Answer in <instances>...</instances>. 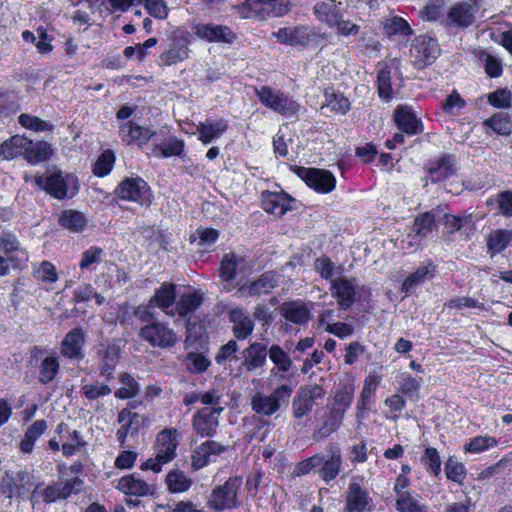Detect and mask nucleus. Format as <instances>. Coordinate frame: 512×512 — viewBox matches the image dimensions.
Wrapping results in <instances>:
<instances>
[{"label":"nucleus","mask_w":512,"mask_h":512,"mask_svg":"<svg viewBox=\"0 0 512 512\" xmlns=\"http://www.w3.org/2000/svg\"><path fill=\"white\" fill-rule=\"evenodd\" d=\"M35 185L57 200L75 197L80 189L78 177L71 172L63 171L57 166H49L44 175H36Z\"/></svg>","instance_id":"1"},{"label":"nucleus","mask_w":512,"mask_h":512,"mask_svg":"<svg viewBox=\"0 0 512 512\" xmlns=\"http://www.w3.org/2000/svg\"><path fill=\"white\" fill-rule=\"evenodd\" d=\"M178 445V430L176 428H164L158 432L154 442L155 457L145 461L141 468L143 470H152L155 473L160 472L163 465L175 459Z\"/></svg>","instance_id":"2"},{"label":"nucleus","mask_w":512,"mask_h":512,"mask_svg":"<svg viewBox=\"0 0 512 512\" xmlns=\"http://www.w3.org/2000/svg\"><path fill=\"white\" fill-rule=\"evenodd\" d=\"M233 9L242 19L264 21L287 14L290 11V3L288 0H245Z\"/></svg>","instance_id":"3"},{"label":"nucleus","mask_w":512,"mask_h":512,"mask_svg":"<svg viewBox=\"0 0 512 512\" xmlns=\"http://www.w3.org/2000/svg\"><path fill=\"white\" fill-rule=\"evenodd\" d=\"M242 487L240 477H230L223 484L216 485L207 497V506L215 511H231L240 506L239 493Z\"/></svg>","instance_id":"4"},{"label":"nucleus","mask_w":512,"mask_h":512,"mask_svg":"<svg viewBox=\"0 0 512 512\" xmlns=\"http://www.w3.org/2000/svg\"><path fill=\"white\" fill-rule=\"evenodd\" d=\"M292 392L288 384L277 386L270 394L257 392L251 398V408L259 416L270 417L288 404Z\"/></svg>","instance_id":"5"},{"label":"nucleus","mask_w":512,"mask_h":512,"mask_svg":"<svg viewBox=\"0 0 512 512\" xmlns=\"http://www.w3.org/2000/svg\"><path fill=\"white\" fill-rule=\"evenodd\" d=\"M278 42L291 46L319 47L323 46L325 37L309 26H288L273 33Z\"/></svg>","instance_id":"6"},{"label":"nucleus","mask_w":512,"mask_h":512,"mask_svg":"<svg viewBox=\"0 0 512 512\" xmlns=\"http://www.w3.org/2000/svg\"><path fill=\"white\" fill-rule=\"evenodd\" d=\"M83 481L73 477L65 482H55L47 486L38 485L33 490L31 499L33 502L42 500L45 503H54L65 500L72 494H77L83 489Z\"/></svg>","instance_id":"7"},{"label":"nucleus","mask_w":512,"mask_h":512,"mask_svg":"<svg viewBox=\"0 0 512 512\" xmlns=\"http://www.w3.org/2000/svg\"><path fill=\"white\" fill-rule=\"evenodd\" d=\"M255 94L265 107L283 116L291 117L300 110V105L295 100L270 86L255 88Z\"/></svg>","instance_id":"8"},{"label":"nucleus","mask_w":512,"mask_h":512,"mask_svg":"<svg viewBox=\"0 0 512 512\" xmlns=\"http://www.w3.org/2000/svg\"><path fill=\"white\" fill-rule=\"evenodd\" d=\"M190 45L191 40L187 33L175 31L159 56V65L172 66L189 59Z\"/></svg>","instance_id":"9"},{"label":"nucleus","mask_w":512,"mask_h":512,"mask_svg":"<svg viewBox=\"0 0 512 512\" xmlns=\"http://www.w3.org/2000/svg\"><path fill=\"white\" fill-rule=\"evenodd\" d=\"M326 394L325 389L319 384L301 386L292 400V415L301 419L310 414L318 400H322Z\"/></svg>","instance_id":"10"},{"label":"nucleus","mask_w":512,"mask_h":512,"mask_svg":"<svg viewBox=\"0 0 512 512\" xmlns=\"http://www.w3.org/2000/svg\"><path fill=\"white\" fill-rule=\"evenodd\" d=\"M410 51L417 68L431 65L441 53L438 41L427 35L415 38Z\"/></svg>","instance_id":"11"},{"label":"nucleus","mask_w":512,"mask_h":512,"mask_svg":"<svg viewBox=\"0 0 512 512\" xmlns=\"http://www.w3.org/2000/svg\"><path fill=\"white\" fill-rule=\"evenodd\" d=\"M326 454H320L321 465L318 467L317 473L319 477L326 483L335 480L341 472L343 458L341 449L334 443L326 446Z\"/></svg>","instance_id":"12"},{"label":"nucleus","mask_w":512,"mask_h":512,"mask_svg":"<svg viewBox=\"0 0 512 512\" xmlns=\"http://www.w3.org/2000/svg\"><path fill=\"white\" fill-rule=\"evenodd\" d=\"M118 198L140 203L150 202V189L141 178H126L122 180L115 190Z\"/></svg>","instance_id":"13"},{"label":"nucleus","mask_w":512,"mask_h":512,"mask_svg":"<svg viewBox=\"0 0 512 512\" xmlns=\"http://www.w3.org/2000/svg\"><path fill=\"white\" fill-rule=\"evenodd\" d=\"M193 33L207 42L232 44L237 36L230 27L221 24L197 23L192 26Z\"/></svg>","instance_id":"14"},{"label":"nucleus","mask_w":512,"mask_h":512,"mask_svg":"<svg viewBox=\"0 0 512 512\" xmlns=\"http://www.w3.org/2000/svg\"><path fill=\"white\" fill-rule=\"evenodd\" d=\"M141 337L152 346L168 348L177 341L176 333L163 323L153 322L140 330Z\"/></svg>","instance_id":"15"},{"label":"nucleus","mask_w":512,"mask_h":512,"mask_svg":"<svg viewBox=\"0 0 512 512\" xmlns=\"http://www.w3.org/2000/svg\"><path fill=\"white\" fill-rule=\"evenodd\" d=\"M226 446L214 441L207 440L197 445L191 453V468L198 471L209 463L214 461V458L223 454L226 451Z\"/></svg>","instance_id":"16"},{"label":"nucleus","mask_w":512,"mask_h":512,"mask_svg":"<svg viewBox=\"0 0 512 512\" xmlns=\"http://www.w3.org/2000/svg\"><path fill=\"white\" fill-rule=\"evenodd\" d=\"M224 408L199 409L192 418V427L196 434L201 437H213L219 425L218 417Z\"/></svg>","instance_id":"17"},{"label":"nucleus","mask_w":512,"mask_h":512,"mask_svg":"<svg viewBox=\"0 0 512 512\" xmlns=\"http://www.w3.org/2000/svg\"><path fill=\"white\" fill-rule=\"evenodd\" d=\"M165 133L166 127H162L158 131H152L147 127L137 125L132 121H128L120 126V136L122 141L128 145L136 143L141 146L146 144L150 139L154 140V138L159 135L164 137Z\"/></svg>","instance_id":"18"},{"label":"nucleus","mask_w":512,"mask_h":512,"mask_svg":"<svg viewBox=\"0 0 512 512\" xmlns=\"http://www.w3.org/2000/svg\"><path fill=\"white\" fill-rule=\"evenodd\" d=\"M268 356L274 365L270 369L268 380L271 383H279L285 380L293 365L289 354L281 346L273 344L268 349Z\"/></svg>","instance_id":"19"},{"label":"nucleus","mask_w":512,"mask_h":512,"mask_svg":"<svg viewBox=\"0 0 512 512\" xmlns=\"http://www.w3.org/2000/svg\"><path fill=\"white\" fill-rule=\"evenodd\" d=\"M301 178L318 193H329L336 185L335 176L328 170L306 168L302 170Z\"/></svg>","instance_id":"20"},{"label":"nucleus","mask_w":512,"mask_h":512,"mask_svg":"<svg viewBox=\"0 0 512 512\" xmlns=\"http://www.w3.org/2000/svg\"><path fill=\"white\" fill-rule=\"evenodd\" d=\"M31 486V476L24 471L6 473L1 482L2 492L9 498L25 495Z\"/></svg>","instance_id":"21"},{"label":"nucleus","mask_w":512,"mask_h":512,"mask_svg":"<svg viewBox=\"0 0 512 512\" xmlns=\"http://www.w3.org/2000/svg\"><path fill=\"white\" fill-rule=\"evenodd\" d=\"M344 417L332 409H327L317 419L313 439L322 441L335 433L342 425Z\"/></svg>","instance_id":"22"},{"label":"nucleus","mask_w":512,"mask_h":512,"mask_svg":"<svg viewBox=\"0 0 512 512\" xmlns=\"http://www.w3.org/2000/svg\"><path fill=\"white\" fill-rule=\"evenodd\" d=\"M184 147V141L169 135V131L166 129L164 137L159 135L154 138L152 153L159 158L180 156L184 151Z\"/></svg>","instance_id":"23"},{"label":"nucleus","mask_w":512,"mask_h":512,"mask_svg":"<svg viewBox=\"0 0 512 512\" xmlns=\"http://www.w3.org/2000/svg\"><path fill=\"white\" fill-rule=\"evenodd\" d=\"M85 334L79 327L68 332L61 342V354L69 359L79 360L84 358L83 347L85 344Z\"/></svg>","instance_id":"24"},{"label":"nucleus","mask_w":512,"mask_h":512,"mask_svg":"<svg viewBox=\"0 0 512 512\" xmlns=\"http://www.w3.org/2000/svg\"><path fill=\"white\" fill-rule=\"evenodd\" d=\"M228 120L224 118L206 119L197 125L198 140L208 145L220 138L228 129Z\"/></svg>","instance_id":"25"},{"label":"nucleus","mask_w":512,"mask_h":512,"mask_svg":"<svg viewBox=\"0 0 512 512\" xmlns=\"http://www.w3.org/2000/svg\"><path fill=\"white\" fill-rule=\"evenodd\" d=\"M229 318L232 322V332L236 339H247L254 330V322L248 311L242 307H235L230 310Z\"/></svg>","instance_id":"26"},{"label":"nucleus","mask_w":512,"mask_h":512,"mask_svg":"<svg viewBox=\"0 0 512 512\" xmlns=\"http://www.w3.org/2000/svg\"><path fill=\"white\" fill-rule=\"evenodd\" d=\"M0 252L5 254H17L14 257L16 263L13 264V268H19L28 261L26 249L21 247L18 238L11 231L3 230L0 232Z\"/></svg>","instance_id":"27"},{"label":"nucleus","mask_w":512,"mask_h":512,"mask_svg":"<svg viewBox=\"0 0 512 512\" xmlns=\"http://www.w3.org/2000/svg\"><path fill=\"white\" fill-rule=\"evenodd\" d=\"M56 432L61 441L62 452L67 457L77 453L86 444L78 431L71 430L63 422L57 426Z\"/></svg>","instance_id":"28"},{"label":"nucleus","mask_w":512,"mask_h":512,"mask_svg":"<svg viewBox=\"0 0 512 512\" xmlns=\"http://www.w3.org/2000/svg\"><path fill=\"white\" fill-rule=\"evenodd\" d=\"M268 355L267 346L260 342H253L242 351V366L247 372L263 367Z\"/></svg>","instance_id":"29"},{"label":"nucleus","mask_w":512,"mask_h":512,"mask_svg":"<svg viewBox=\"0 0 512 512\" xmlns=\"http://www.w3.org/2000/svg\"><path fill=\"white\" fill-rule=\"evenodd\" d=\"M278 276L273 272L262 274L257 280L243 285L239 292L242 295L260 296L269 293L278 286Z\"/></svg>","instance_id":"30"},{"label":"nucleus","mask_w":512,"mask_h":512,"mask_svg":"<svg viewBox=\"0 0 512 512\" xmlns=\"http://www.w3.org/2000/svg\"><path fill=\"white\" fill-rule=\"evenodd\" d=\"M331 291L342 309H348L353 304L355 285L351 280L343 277L335 278L331 283Z\"/></svg>","instance_id":"31"},{"label":"nucleus","mask_w":512,"mask_h":512,"mask_svg":"<svg viewBox=\"0 0 512 512\" xmlns=\"http://www.w3.org/2000/svg\"><path fill=\"white\" fill-rule=\"evenodd\" d=\"M394 120L398 128L407 134L414 135L423 131L422 122L408 106H400L397 108Z\"/></svg>","instance_id":"32"},{"label":"nucleus","mask_w":512,"mask_h":512,"mask_svg":"<svg viewBox=\"0 0 512 512\" xmlns=\"http://www.w3.org/2000/svg\"><path fill=\"white\" fill-rule=\"evenodd\" d=\"M371 498L368 491L359 483L351 482L346 496V509L349 512H362L369 505Z\"/></svg>","instance_id":"33"},{"label":"nucleus","mask_w":512,"mask_h":512,"mask_svg":"<svg viewBox=\"0 0 512 512\" xmlns=\"http://www.w3.org/2000/svg\"><path fill=\"white\" fill-rule=\"evenodd\" d=\"M456 170L455 159L451 155H445L430 164L428 173L432 182H441L453 176Z\"/></svg>","instance_id":"34"},{"label":"nucleus","mask_w":512,"mask_h":512,"mask_svg":"<svg viewBox=\"0 0 512 512\" xmlns=\"http://www.w3.org/2000/svg\"><path fill=\"white\" fill-rule=\"evenodd\" d=\"M263 208L267 213L281 217L291 207V198L286 193L266 192L263 193Z\"/></svg>","instance_id":"35"},{"label":"nucleus","mask_w":512,"mask_h":512,"mask_svg":"<svg viewBox=\"0 0 512 512\" xmlns=\"http://www.w3.org/2000/svg\"><path fill=\"white\" fill-rule=\"evenodd\" d=\"M121 492L133 496H147L153 493V486L146 483L135 474L123 476L116 486Z\"/></svg>","instance_id":"36"},{"label":"nucleus","mask_w":512,"mask_h":512,"mask_svg":"<svg viewBox=\"0 0 512 512\" xmlns=\"http://www.w3.org/2000/svg\"><path fill=\"white\" fill-rule=\"evenodd\" d=\"M472 6L468 3H456L447 14V25L466 28L474 22Z\"/></svg>","instance_id":"37"},{"label":"nucleus","mask_w":512,"mask_h":512,"mask_svg":"<svg viewBox=\"0 0 512 512\" xmlns=\"http://www.w3.org/2000/svg\"><path fill=\"white\" fill-rule=\"evenodd\" d=\"M281 313L287 321L298 325H305L311 317L310 308L301 301H290L282 304Z\"/></svg>","instance_id":"38"},{"label":"nucleus","mask_w":512,"mask_h":512,"mask_svg":"<svg viewBox=\"0 0 512 512\" xmlns=\"http://www.w3.org/2000/svg\"><path fill=\"white\" fill-rule=\"evenodd\" d=\"M353 399L354 389L350 386L341 385L334 391L333 396L328 399L326 408L337 411V413L344 417Z\"/></svg>","instance_id":"39"},{"label":"nucleus","mask_w":512,"mask_h":512,"mask_svg":"<svg viewBox=\"0 0 512 512\" xmlns=\"http://www.w3.org/2000/svg\"><path fill=\"white\" fill-rule=\"evenodd\" d=\"M436 267L432 262H425L415 272L411 273L402 284V291L406 294L412 292L418 285L434 277Z\"/></svg>","instance_id":"40"},{"label":"nucleus","mask_w":512,"mask_h":512,"mask_svg":"<svg viewBox=\"0 0 512 512\" xmlns=\"http://www.w3.org/2000/svg\"><path fill=\"white\" fill-rule=\"evenodd\" d=\"M176 299L175 285L172 283H163L159 289L155 291L154 296L150 300V305L162 309L166 314L174 315L169 310Z\"/></svg>","instance_id":"41"},{"label":"nucleus","mask_w":512,"mask_h":512,"mask_svg":"<svg viewBox=\"0 0 512 512\" xmlns=\"http://www.w3.org/2000/svg\"><path fill=\"white\" fill-rule=\"evenodd\" d=\"M52 154L53 149L48 142H32L29 140V144L25 148L24 158L31 165H37L41 162L49 160Z\"/></svg>","instance_id":"42"},{"label":"nucleus","mask_w":512,"mask_h":512,"mask_svg":"<svg viewBox=\"0 0 512 512\" xmlns=\"http://www.w3.org/2000/svg\"><path fill=\"white\" fill-rule=\"evenodd\" d=\"M437 228L435 222V214L433 212H425L415 218L411 231L414 233L416 243L428 238Z\"/></svg>","instance_id":"43"},{"label":"nucleus","mask_w":512,"mask_h":512,"mask_svg":"<svg viewBox=\"0 0 512 512\" xmlns=\"http://www.w3.org/2000/svg\"><path fill=\"white\" fill-rule=\"evenodd\" d=\"M29 144V139L15 135L4 141L0 146V157L5 160H12L25 154V148Z\"/></svg>","instance_id":"44"},{"label":"nucleus","mask_w":512,"mask_h":512,"mask_svg":"<svg viewBox=\"0 0 512 512\" xmlns=\"http://www.w3.org/2000/svg\"><path fill=\"white\" fill-rule=\"evenodd\" d=\"M166 485L171 493H184L192 487L193 480L184 471L172 469L166 475Z\"/></svg>","instance_id":"45"},{"label":"nucleus","mask_w":512,"mask_h":512,"mask_svg":"<svg viewBox=\"0 0 512 512\" xmlns=\"http://www.w3.org/2000/svg\"><path fill=\"white\" fill-rule=\"evenodd\" d=\"M512 240V232L506 229L492 231L486 238L488 253L492 256L506 249Z\"/></svg>","instance_id":"46"},{"label":"nucleus","mask_w":512,"mask_h":512,"mask_svg":"<svg viewBox=\"0 0 512 512\" xmlns=\"http://www.w3.org/2000/svg\"><path fill=\"white\" fill-rule=\"evenodd\" d=\"M315 17L326 23L329 27H335L340 16L339 9L333 2H318L313 8Z\"/></svg>","instance_id":"47"},{"label":"nucleus","mask_w":512,"mask_h":512,"mask_svg":"<svg viewBox=\"0 0 512 512\" xmlns=\"http://www.w3.org/2000/svg\"><path fill=\"white\" fill-rule=\"evenodd\" d=\"M60 364L54 354L47 355L39 365V382L47 384L52 382L59 372Z\"/></svg>","instance_id":"48"},{"label":"nucleus","mask_w":512,"mask_h":512,"mask_svg":"<svg viewBox=\"0 0 512 512\" xmlns=\"http://www.w3.org/2000/svg\"><path fill=\"white\" fill-rule=\"evenodd\" d=\"M120 355L119 348L116 346H108L104 352L102 360L99 364L100 374L108 380L112 378L115 365Z\"/></svg>","instance_id":"49"},{"label":"nucleus","mask_w":512,"mask_h":512,"mask_svg":"<svg viewBox=\"0 0 512 512\" xmlns=\"http://www.w3.org/2000/svg\"><path fill=\"white\" fill-rule=\"evenodd\" d=\"M60 224L72 232H81L87 224L85 216L75 210H66L60 217Z\"/></svg>","instance_id":"50"},{"label":"nucleus","mask_w":512,"mask_h":512,"mask_svg":"<svg viewBox=\"0 0 512 512\" xmlns=\"http://www.w3.org/2000/svg\"><path fill=\"white\" fill-rule=\"evenodd\" d=\"M120 382L121 387L114 393L116 398L129 399L135 397L139 393L140 386L132 375L128 373L121 374Z\"/></svg>","instance_id":"51"},{"label":"nucleus","mask_w":512,"mask_h":512,"mask_svg":"<svg viewBox=\"0 0 512 512\" xmlns=\"http://www.w3.org/2000/svg\"><path fill=\"white\" fill-rule=\"evenodd\" d=\"M383 28L385 31V34L388 36L393 35H401V36H407L412 34V29L407 23L406 20H404L401 17L394 16L385 19L383 23Z\"/></svg>","instance_id":"52"},{"label":"nucleus","mask_w":512,"mask_h":512,"mask_svg":"<svg viewBox=\"0 0 512 512\" xmlns=\"http://www.w3.org/2000/svg\"><path fill=\"white\" fill-rule=\"evenodd\" d=\"M242 261L243 259L238 258L234 253L226 254L221 261V278L226 282L232 281L235 278L239 264Z\"/></svg>","instance_id":"53"},{"label":"nucleus","mask_w":512,"mask_h":512,"mask_svg":"<svg viewBox=\"0 0 512 512\" xmlns=\"http://www.w3.org/2000/svg\"><path fill=\"white\" fill-rule=\"evenodd\" d=\"M202 303V296L198 293H189L182 295L179 301L176 303V310L180 316H186L187 314L195 311Z\"/></svg>","instance_id":"54"},{"label":"nucleus","mask_w":512,"mask_h":512,"mask_svg":"<svg viewBox=\"0 0 512 512\" xmlns=\"http://www.w3.org/2000/svg\"><path fill=\"white\" fill-rule=\"evenodd\" d=\"M18 122L21 126L26 129H30L35 132L52 131L54 126L48 121L42 120L37 116L30 114H21L18 117Z\"/></svg>","instance_id":"55"},{"label":"nucleus","mask_w":512,"mask_h":512,"mask_svg":"<svg viewBox=\"0 0 512 512\" xmlns=\"http://www.w3.org/2000/svg\"><path fill=\"white\" fill-rule=\"evenodd\" d=\"M484 124L490 127L499 135H509L511 133L510 117L505 113H498L487 119Z\"/></svg>","instance_id":"56"},{"label":"nucleus","mask_w":512,"mask_h":512,"mask_svg":"<svg viewBox=\"0 0 512 512\" xmlns=\"http://www.w3.org/2000/svg\"><path fill=\"white\" fill-rule=\"evenodd\" d=\"M104 256L105 252L102 248L92 246L82 253L79 267L82 270L91 269L93 265L101 263Z\"/></svg>","instance_id":"57"},{"label":"nucleus","mask_w":512,"mask_h":512,"mask_svg":"<svg viewBox=\"0 0 512 512\" xmlns=\"http://www.w3.org/2000/svg\"><path fill=\"white\" fill-rule=\"evenodd\" d=\"M34 278L45 284H53L57 281L58 275L56 268L48 261H43L34 269Z\"/></svg>","instance_id":"58"},{"label":"nucleus","mask_w":512,"mask_h":512,"mask_svg":"<svg viewBox=\"0 0 512 512\" xmlns=\"http://www.w3.org/2000/svg\"><path fill=\"white\" fill-rule=\"evenodd\" d=\"M479 59L484 64L486 74L492 78H497L502 75L503 67L501 61L485 51L479 52Z\"/></svg>","instance_id":"59"},{"label":"nucleus","mask_w":512,"mask_h":512,"mask_svg":"<svg viewBox=\"0 0 512 512\" xmlns=\"http://www.w3.org/2000/svg\"><path fill=\"white\" fill-rule=\"evenodd\" d=\"M326 103L322 108H329L331 111H335L340 114H346L350 109L349 100L342 94L332 92L331 94L326 93Z\"/></svg>","instance_id":"60"},{"label":"nucleus","mask_w":512,"mask_h":512,"mask_svg":"<svg viewBox=\"0 0 512 512\" xmlns=\"http://www.w3.org/2000/svg\"><path fill=\"white\" fill-rule=\"evenodd\" d=\"M497 440L491 436H477L471 439L464 446V450L470 453H480L489 448L495 447Z\"/></svg>","instance_id":"61"},{"label":"nucleus","mask_w":512,"mask_h":512,"mask_svg":"<svg viewBox=\"0 0 512 512\" xmlns=\"http://www.w3.org/2000/svg\"><path fill=\"white\" fill-rule=\"evenodd\" d=\"M421 462L426 470L435 476L439 475L441 471V459L438 451L433 447H428L424 455L421 457Z\"/></svg>","instance_id":"62"},{"label":"nucleus","mask_w":512,"mask_h":512,"mask_svg":"<svg viewBox=\"0 0 512 512\" xmlns=\"http://www.w3.org/2000/svg\"><path fill=\"white\" fill-rule=\"evenodd\" d=\"M396 507L399 512H426L411 493L400 494V497H397L396 500Z\"/></svg>","instance_id":"63"},{"label":"nucleus","mask_w":512,"mask_h":512,"mask_svg":"<svg viewBox=\"0 0 512 512\" xmlns=\"http://www.w3.org/2000/svg\"><path fill=\"white\" fill-rule=\"evenodd\" d=\"M115 161L114 153L107 150L101 154L94 164L93 172L96 176L103 177L109 174Z\"/></svg>","instance_id":"64"}]
</instances>
